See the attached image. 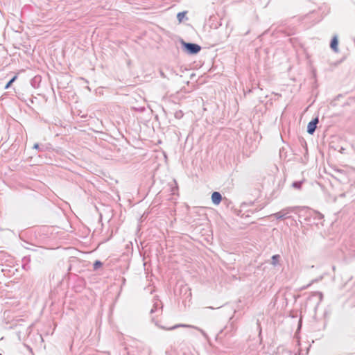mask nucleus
Instances as JSON below:
<instances>
[{
	"label": "nucleus",
	"instance_id": "nucleus-8",
	"mask_svg": "<svg viewBox=\"0 0 355 355\" xmlns=\"http://www.w3.org/2000/svg\"><path fill=\"white\" fill-rule=\"evenodd\" d=\"M279 259H280V255L275 254L271 258L270 263L272 266H277L279 263Z\"/></svg>",
	"mask_w": 355,
	"mask_h": 355
},
{
	"label": "nucleus",
	"instance_id": "nucleus-3",
	"mask_svg": "<svg viewBox=\"0 0 355 355\" xmlns=\"http://www.w3.org/2000/svg\"><path fill=\"white\" fill-rule=\"evenodd\" d=\"M189 327V328H193V329H197L198 331H199L202 335L207 338V334L201 329L197 327H195V326H193V325H187V324H177V325H175L172 327H170V328H165L164 327H160V328L163 329H166V330H173V329H177L178 327Z\"/></svg>",
	"mask_w": 355,
	"mask_h": 355
},
{
	"label": "nucleus",
	"instance_id": "nucleus-10",
	"mask_svg": "<svg viewBox=\"0 0 355 355\" xmlns=\"http://www.w3.org/2000/svg\"><path fill=\"white\" fill-rule=\"evenodd\" d=\"M302 182H294L292 184L293 187L296 189H300L302 187Z\"/></svg>",
	"mask_w": 355,
	"mask_h": 355
},
{
	"label": "nucleus",
	"instance_id": "nucleus-15",
	"mask_svg": "<svg viewBox=\"0 0 355 355\" xmlns=\"http://www.w3.org/2000/svg\"><path fill=\"white\" fill-rule=\"evenodd\" d=\"M158 304L155 303L153 306V308L150 310V313H153L157 309Z\"/></svg>",
	"mask_w": 355,
	"mask_h": 355
},
{
	"label": "nucleus",
	"instance_id": "nucleus-16",
	"mask_svg": "<svg viewBox=\"0 0 355 355\" xmlns=\"http://www.w3.org/2000/svg\"><path fill=\"white\" fill-rule=\"evenodd\" d=\"M33 148L40 149V145L38 144H35L33 146Z\"/></svg>",
	"mask_w": 355,
	"mask_h": 355
},
{
	"label": "nucleus",
	"instance_id": "nucleus-6",
	"mask_svg": "<svg viewBox=\"0 0 355 355\" xmlns=\"http://www.w3.org/2000/svg\"><path fill=\"white\" fill-rule=\"evenodd\" d=\"M221 200L222 196L219 192L214 191L212 193L211 200L214 204L218 205L221 202Z\"/></svg>",
	"mask_w": 355,
	"mask_h": 355
},
{
	"label": "nucleus",
	"instance_id": "nucleus-9",
	"mask_svg": "<svg viewBox=\"0 0 355 355\" xmlns=\"http://www.w3.org/2000/svg\"><path fill=\"white\" fill-rule=\"evenodd\" d=\"M17 78V76H15L12 79H10L8 83L6 85L5 89H8L11 85L15 81V80Z\"/></svg>",
	"mask_w": 355,
	"mask_h": 355
},
{
	"label": "nucleus",
	"instance_id": "nucleus-7",
	"mask_svg": "<svg viewBox=\"0 0 355 355\" xmlns=\"http://www.w3.org/2000/svg\"><path fill=\"white\" fill-rule=\"evenodd\" d=\"M338 39H337V37L335 36L332 38L331 41V43H330V46L331 48L335 51V52H338Z\"/></svg>",
	"mask_w": 355,
	"mask_h": 355
},
{
	"label": "nucleus",
	"instance_id": "nucleus-2",
	"mask_svg": "<svg viewBox=\"0 0 355 355\" xmlns=\"http://www.w3.org/2000/svg\"><path fill=\"white\" fill-rule=\"evenodd\" d=\"M295 211V207H289L282 209L281 211L274 214L272 216H275L277 219H284L289 218V214L294 212Z\"/></svg>",
	"mask_w": 355,
	"mask_h": 355
},
{
	"label": "nucleus",
	"instance_id": "nucleus-13",
	"mask_svg": "<svg viewBox=\"0 0 355 355\" xmlns=\"http://www.w3.org/2000/svg\"><path fill=\"white\" fill-rule=\"evenodd\" d=\"M186 12H181L178 13L177 18L180 22H181L186 15Z\"/></svg>",
	"mask_w": 355,
	"mask_h": 355
},
{
	"label": "nucleus",
	"instance_id": "nucleus-4",
	"mask_svg": "<svg viewBox=\"0 0 355 355\" xmlns=\"http://www.w3.org/2000/svg\"><path fill=\"white\" fill-rule=\"evenodd\" d=\"M189 327V328H193V329H197L198 331H199L202 335L207 338V334L201 329L197 327H195V326H193V325H187V324H177V325H175L172 327H170V328H165L164 327H160V328L163 329H166V330H173V329H177L178 327Z\"/></svg>",
	"mask_w": 355,
	"mask_h": 355
},
{
	"label": "nucleus",
	"instance_id": "nucleus-1",
	"mask_svg": "<svg viewBox=\"0 0 355 355\" xmlns=\"http://www.w3.org/2000/svg\"><path fill=\"white\" fill-rule=\"evenodd\" d=\"M183 50L189 55H195L199 53L201 50V46L197 44L186 42L184 40L181 41Z\"/></svg>",
	"mask_w": 355,
	"mask_h": 355
},
{
	"label": "nucleus",
	"instance_id": "nucleus-14",
	"mask_svg": "<svg viewBox=\"0 0 355 355\" xmlns=\"http://www.w3.org/2000/svg\"><path fill=\"white\" fill-rule=\"evenodd\" d=\"M319 279H313L310 284H309L308 285L305 286L303 287V289H306L307 288H309L312 284L315 283V282H317Z\"/></svg>",
	"mask_w": 355,
	"mask_h": 355
},
{
	"label": "nucleus",
	"instance_id": "nucleus-5",
	"mask_svg": "<svg viewBox=\"0 0 355 355\" xmlns=\"http://www.w3.org/2000/svg\"><path fill=\"white\" fill-rule=\"evenodd\" d=\"M318 123L319 119L318 117L311 121L307 125V132L310 135H313L315 131Z\"/></svg>",
	"mask_w": 355,
	"mask_h": 355
},
{
	"label": "nucleus",
	"instance_id": "nucleus-11",
	"mask_svg": "<svg viewBox=\"0 0 355 355\" xmlns=\"http://www.w3.org/2000/svg\"><path fill=\"white\" fill-rule=\"evenodd\" d=\"M102 265H103V263H102V262H101V261H98V260L96 261L94 263V265H93V266H94V270H98L100 267H101V266H102Z\"/></svg>",
	"mask_w": 355,
	"mask_h": 355
},
{
	"label": "nucleus",
	"instance_id": "nucleus-12",
	"mask_svg": "<svg viewBox=\"0 0 355 355\" xmlns=\"http://www.w3.org/2000/svg\"><path fill=\"white\" fill-rule=\"evenodd\" d=\"M184 114L182 110H178L174 113V116L176 119H180L183 116Z\"/></svg>",
	"mask_w": 355,
	"mask_h": 355
}]
</instances>
